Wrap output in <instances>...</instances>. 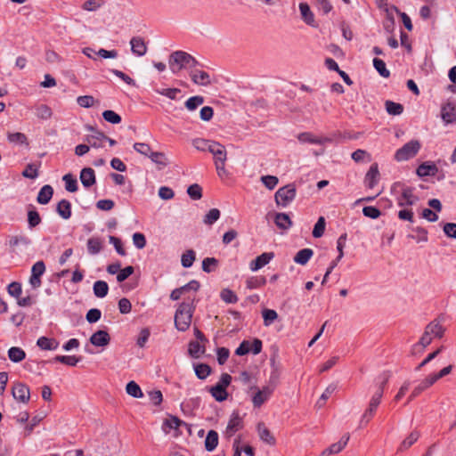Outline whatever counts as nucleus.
Listing matches in <instances>:
<instances>
[{"label": "nucleus", "mask_w": 456, "mask_h": 456, "mask_svg": "<svg viewBox=\"0 0 456 456\" xmlns=\"http://www.w3.org/2000/svg\"><path fill=\"white\" fill-rule=\"evenodd\" d=\"M218 444V434L215 430H209L205 439V448L208 452L214 451Z\"/></svg>", "instance_id": "2f4dec72"}, {"label": "nucleus", "mask_w": 456, "mask_h": 456, "mask_svg": "<svg viewBox=\"0 0 456 456\" xmlns=\"http://www.w3.org/2000/svg\"><path fill=\"white\" fill-rule=\"evenodd\" d=\"M187 193L191 200H199L202 198V188L198 183H193L188 187Z\"/></svg>", "instance_id": "5fc2aeb1"}, {"label": "nucleus", "mask_w": 456, "mask_h": 456, "mask_svg": "<svg viewBox=\"0 0 456 456\" xmlns=\"http://www.w3.org/2000/svg\"><path fill=\"white\" fill-rule=\"evenodd\" d=\"M110 341V335L104 330H98L90 338V342L95 346H107Z\"/></svg>", "instance_id": "412c9836"}, {"label": "nucleus", "mask_w": 456, "mask_h": 456, "mask_svg": "<svg viewBox=\"0 0 456 456\" xmlns=\"http://www.w3.org/2000/svg\"><path fill=\"white\" fill-rule=\"evenodd\" d=\"M53 360L68 366H76L80 361V359L75 355H57Z\"/></svg>", "instance_id": "8fccbe9b"}, {"label": "nucleus", "mask_w": 456, "mask_h": 456, "mask_svg": "<svg viewBox=\"0 0 456 456\" xmlns=\"http://www.w3.org/2000/svg\"><path fill=\"white\" fill-rule=\"evenodd\" d=\"M336 390V386L335 385H330L327 387V388L325 389V391L322 393V395H321L319 401L317 402V404L319 407H322L326 400L332 395V393Z\"/></svg>", "instance_id": "338daca9"}, {"label": "nucleus", "mask_w": 456, "mask_h": 456, "mask_svg": "<svg viewBox=\"0 0 456 456\" xmlns=\"http://www.w3.org/2000/svg\"><path fill=\"white\" fill-rule=\"evenodd\" d=\"M243 419L240 415L239 411H232L230 419L228 421L227 427L224 432V436L226 439H230L232 437L236 432L240 431L243 428Z\"/></svg>", "instance_id": "6e6552de"}, {"label": "nucleus", "mask_w": 456, "mask_h": 456, "mask_svg": "<svg viewBox=\"0 0 456 456\" xmlns=\"http://www.w3.org/2000/svg\"><path fill=\"white\" fill-rule=\"evenodd\" d=\"M126 390L129 395L134 398H141L143 395L141 387L134 381L128 382Z\"/></svg>", "instance_id": "49530a36"}, {"label": "nucleus", "mask_w": 456, "mask_h": 456, "mask_svg": "<svg viewBox=\"0 0 456 456\" xmlns=\"http://www.w3.org/2000/svg\"><path fill=\"white\" fill-rule=\"evenodd\" d=\"M444 332L445 329L440 323V322L435 320L429 322L425 327V330L419 342L412 346L411 354H415L418 352H423V350L432 343L434 338H443Z\"/></svg>", "instance_id": "f03ea898"}, {"label": "nucleus", "mask_w": 456, "mask_h": 456, "mask_svg": "<svg viewBox=\"0 0 456 456\" xmlns=\"http://www.w3.org/2000/svg\"><path fill=\"white\" fill-rule=\"evenodd\" d=\"M214 158V164L227 160V151L225 147L218 142H214L208 151Z\"/></svg>", "instance_id": "ddd939ff"}, {"label": "nucleus", "mask_w": 456, "mask_h": 456, "mask_svg": "<svg viewBox=\"0 0 456 456\" xmlns=\"http://www.w3.org/2000/svg\"><path fill=\"white\" fill-rule=\"evenodd\" d=\"M35 115L43 120H47L52 118L53 111L51 108L46 104H37L34 107Z\"/></svg>", "instance_id": "cd10ccee"}, {"label": "nucleus", "mask_w": 456, "mask_h": 456, "mask_svg": "<svg viewBox=\"0 0 456 456\" xmlns=\"http://www.w3.org/2000/svg\"><path fill=\"white\" fill-rule=\"evenodd\" d=\"M204 97L200 95H196L190 97L184 103L185 108L190 110H195L200 105L203 104Z\"/></svg>", "instance_id": "a18cd8bd"}, {"label": "nucleus", "mask_w": 456, "mask_h": 456, "mask_svg": "<svg viewBox=\"0 0 456 456\" xmlns=\"http://www.w3.org/2000/svg\"><path fill=\"white\" fill-rule=\"evenodd\" d=\"M297 139L300 142H308L312 144H324L330 140L327 137L316 136L309 132L300 133L297 135Z\"/></svg>", "instance_id": "f3484780"}, {"label": "nucleus", "mask_w": 456, "mask_h": 456, "mask_svg": "<svg viewBox=\"0 0 456 456\" xmlns=\"http://www.w3.org/2000/svg\"><path fill=\"white\" fill-rule=\"evenodd\" d=\"M12 394L14 399L23 403H27L30 398L29 388L22 383L15 384L12 387Z\"/></svg>", "instance_id": "f8f14e48"}, {"label": "nucleus", "mask_w": 456, "mask_h": 456, "mask_svg": "<svg viewBox=\"0 0 456 456\" xmlns=\"http://www.w3.org/2000/svg\"><path fill=\"white\" fill-rule=\"evenodd\" d=\"M257 433L259 438L265 444L269 445H274L276 444V439L273 435L271 433L269 428L265 425L264 422H259L256 426Z\"/></svg>", "instance_id": "dca6fc26"}, {"label": "nucleus", "mask_w": 456, "mask_h": 456, "mask_svg": "<svg viewBox=\"0 0 456 456\" xmlns=\"http://www.w3.org/2000/svg\"><path fill=\"white\" fill-rule=\"evenodd\" d=\"M88 129L92 132L88 135V142L93 147H104L105 142H108L110 146L114 145V140L106 136L102 132L95 130L92 126H89Z\"/></svg>", "instance_id": "9d476101"}, {"label": "nucleus", "mask_w": 456, "mask_h": 456, "mask_svg": "<svg viewBox=\"0 0 456 456\" xmlns=\"http://www.w3.org/2000/svg\"><path fill=\"white\" fill-rule=\"evenodd\" d=\"M231 381V375L228 373H223L219 382L209 388V393L217 402H223L227 399L228 393L226 391V387L230 385Z\"/></svg>", "instance_id": "423d86ee"}, {"label": "nucleus", "mask_w": 456, "mask_h": 456, "mask_svg": "<svg viewBox=\"0 0 456 456\" xmlns=\"http://www.w3.org/2000/svg\"><path fill=\"white\" fill-rule=\"evenodd\" d=\"M220 296L223 301L228 304H234L238 301V297L236 296V294L229 289H224L221 291Z\"/></svg>", "instance_id": "13d9d810"}, {"label": "nucleus", "mask_w": 456, "mask_h": 456, "mask_svg": "<svg viewBox=\"0 0 456 456\" xmlns=\"http://www.w3.org/2000/svg\"><path fill=\"white\" fill-rule=\"evenodd\" d=\"M220 211L217 208H211L204 216L203 222L205 224L211 225L216 222L220 217Z\"/></svg>", "instance_id": "3c124183"}, {"label": "nucleus", "mask_w": 456, "mask_h": 456, "mask_svg": "<svg viewBox=\"0 0 456 456\" xmlns=\"http://www.w3.org/2000/svg\"><path fill=\"white\" fill-rule=\"evenodd\" d=\"M195 374L200 379H205L211 372V368L206 363H199L194 366Z\"/></svg>", "instance_id": "de8ad7c7"}, {"label": "nucleus", "mask_w": 456, "mask_h": 456, "mask_svg": "<svg viewBox=\"0 0 456 456\" xmlns=\"http://www.w3.org/2000/svg\"><path fill=\"white\" fill-rule=\"evenodd\" d=\"M297 190L293 183H289L280 188L274 195L275 202L283 208L289 205L296 198Z\"/></svg>", "instance_id": "39448f33"}, {"label": "nucleus", "mask_w": 456, "mask_h": 456, "mask_svg": "<svg viewBox=\"0 0 456 456\" xmlns=\"http://www.w3.org/2000/svg\"><path fill=\"white\" fill-rule=\"evenodd\" d=\"M63 182L65 183V189L69 192H75L77 191V181L74 175L71 174H66L62 177Z\"/></svg>", "instance_id": "ea45409f"}, {"label": "nucleus", "mask_w": 456, "mask_h": 456, "mask_svg": "<svg viewBox=\"0 0 456 456\" xmlns=\"http://www.w3.org/2000/svg\"><path fill=\"white\" fill-rule=\"evenodd\" d=\"M8 141L12 143L28 144L27 136L20 132L9 133L7 135Z\"/></svg>", "instance_id": "4d7b16f0"}, {"label": "nucleus", "mask_w": 456, "mask_h": 456, "mask_svg": "<svg viewBox=\"0 0 456 456\" xmlns=\"http://www.w3.org/2000/svg\"><path fill=\"white\" fill-rule=\"evenodd\" d=\"M265 283H266V279L264 276L250 277L246 281L247 288L249 289L261 288V287L265 286Z\"/></svg>", "instance_id": "a19ab883"}, {"label": "nucleus", "mask_w": 456, "mask_h": 456, "mask_svg": "<svg viewBox=\"0 0 456 456\" xmlns=\"http://www.w3.org/2000/svg\"><path fill=\"white\" fill-rule=\"evenodd\" d=\"M130 45L132 53L137 56H143L147 53V45L140 37H132Z\"/></svg>", "instance_id": "a211bd4d"}, {"label": "nucleus", "mask_w": 456, "mask_h": 456, "mask_svg": "<svg viewBox=\"0 0 456 456\" xmlns=\"http://www.w3.org/2000/svg\"><path fill=\"white\" fill-rule=\"evenodd\" d=\"M28 223L29 228H34L41 223V217L37 211L29 210L28 212Z\"/></svg>", "instance_id": "052dcab7"}, {"label": "nucleus", "mask_w": 456, "mask_h": 456, "mask_svg": "<svg viewBox=\"0 0 456 456\" xmlns=\"http://www.w3.org/2000/svg\"><path fill=\"white\" fill-rule=\"evenodd\" d=\"M215 141L207 140L202 138H197L192 141V145L198 150L201 151H209L212 144H214Z\"/></svg>", "instance_id": "c03bdc74"}, {"label": "nucleus", "mask_w": 456, "mask_h": 456, "mask_svg": "<svg viewBox=\"0 0 456 456\" xmlns=\"http://www.w3.org/2000/svg\"><path fill=\"white\" fill-rule=\"evenodd\" d=\"M419 437L418 431H412L400 444L398 452H403L409 449Z\"/></svg>", "instance_id": "473e14b6"}, {"label": "nucleus", "mask_w": 456, "mask_h": 456, "mask_svg": "<svg viewBox=\"0 0 456 456\" xmlns=\"http://www.w3.org/2000/svg\"><path fill=\"white\" fill-rule=\"evenodd\" d=\"M441 118L445 124L456 122L455 106L452 102H446L442 106Z\"/></svg>", "instance_id": "2eb2a0df"}, {"label": "nucleus", "mask_w": 456, "mask_h": 456, "mask_svg": "<svg viewBox=\"0 0 456 456\" xmlns=\"http://www.w3.org/2000/svg\"><path fill=\"white\" fill-rule=\"evenodd\" d=\"M275 224L281 229H288L292 225V222L289 215L285 213H278L274 219Z\"/></svg>", "instance_id": "72a5a7b5"}, {"label": "nucleus", "mask_w": 456, "mask_h": 456, "mask_svg": "<svg viewBox=\"0 0 456 456\" xmlns=\"http://www.w3.org/2000/svg\"><path fill=\"white\" fill-rule=\"evenodd\" d=\"M314 251L311 248H303L299 250L294 256V261L301 265H305L313 256Z\"/></svg>", "instance_id": "c85d7f7f"}, {"label": "nucleus", "mask_w": 456, "mask_h": 456, "mask_svg": "<svg viewBox=\"0 0 456 456\" xmlns=\"http://www.w3.org/2000/svg\"><path fill=\"white\" fill-rule=\"evenodd\" d=\"M156 93L167 96L171 100H175L177 94L181 93V90L178 88H164V89H156Z\"/></svg>", "instance_id": "680f3d73"}, {"label": "nucleus", "mask_w": 456, "mask_h": 456, "mask_svg": "<svg viewBox=\"0 0 456 456\" xmlns=\"http://www.w3.org/2000/svg\"><path fill=\"white\" fill-rule=\"evenodd\" d=\"M53 194V187L48 184L44 185L37 194V200L39 204L45 205L51 200Z\"/></svg>", "instance_id": "b1692460"}, {"label": "nucleus", "mask_w": 456, "mask_h": 456, "mask_svg": "<svg viewBox=\"0 0 456 456\" xmlns=\"http://www.w3.org/2000/svg\"><path fill=\"white\" fill-rule=\"evenodd\" d=\"M362 213L365 216L371 219H377L380 216L381 212L379 208L372 206H367L362 208Z\"/></svg>", "instance_id": "e2e57ef3"}, {"label": "nucleus", "mask_w": 456, "mask_h": 456, "mask_svg": "<svg viewBox=\"0 0 456 456\" xmlns=\"http://www.w3.org/2000/svg\"><path fill=\"white\" fill-rule=\"evenodd\" d=\"M250 389L256 390L252 396L253 406L255 408H260L271 397L274 391V386H265L262 389L252 387Z\"/></svg>", "instance_id": "1a4fd4ad"}, {"label": "nucleus", "mask_w": 456, "mask_h": 456, "mask_svg": "<svg viewBox=\"0 0 456 456\" xmlns=\"http://www.w3.org/2000/svg\"><path fill=\"white\" fill-rule=\"evenodd\" d=\"M385 106L387 113L393 116L401 115L403 111V106L398 102L387 101L385 102Z\"/></svg>", "instance_id": "58836bf2"}, {"label": "nucleus", "mask_w": 456, "mask_h": 456, "mask_svg": "<svg viewBox=\"0 0 456 456\" xmlns=\"http://www.w3.org/2000/svg\"><path fill=\"white\" fill-rule=\"evenodd\" d=\"M56 211L58 213V215L67 220L69 218H70L71 216V204L69 200H61L58 204H57V207H56Z\"/></svg>", "instance_id": "393cba45"}, {"label": "nucleus", "mask_w": 456, "mask_h": 456, "mask_svg": "<svg viewBox=\"0 0 456 456\" xmlns=\"http://www.w3.org/2000/svg\"><path fill=\"white\" fill-rule=\"evenodd\" d=\"M299 10L304 21L308 25L314 26V16L309 5L306 3H301L299 4Z\"/></svg>", "instance_id": "c756f323"}, {"label": "nucleus", "mask_w": 456, "mask_h": 456, "mask_svg": "<svg viewBox=\"0 0 456 456\" xmlns=\"http://www.w3.org/2000/svg\"><path fill=\"white\" fill-rule=\"evenodd\" d=\"M325 218L323 216H320L314 224V230H313V236L314 238H321L325 231Z\"/></svg>", "instance_id": "864d4df0"}, {"label": "nucleus", "mask_w": 456, "mask_h": 456, "mask_svg": "<svg viewBox=\"0 0 456 456\" xmlns=\"http://www.w3.org/2000/svg\"><path fill=\"white\" fill-rule=\"evenodd\" d=\"M200 341H191L189 343L188 352L193 358H200L206 351L205 346Z\"/></svg>", "instance_id": "7c9ffc66"}, {"label": "nucleus", "mask_w": 456, "mask_h": 456, "mask_svg": "<svg viewBox=\"0 0 456 456\" xmlns=\"http://www.w3.org/2000/svg\"><path fill=\"white\" fill-rule=\"evenodd\" d=\"M420 147L419 141L411 140L395 151V159L398 162L409 160L418 154Z\"/></svg>", "instance_id": "20e7f679"}, {"label": "nucleus", "mask_w": 456, "mask_h": 456, "mask_svg": "<svg viewBox=\"0 0 456 456\" xmlns=\"http://www.w3.org/2000/svg\"><path fill=\"white\" fill-rule=\"evenodd\" d=\"M262 315L265 326H270L278 318V314L273 309H265Z\"/></svg>", "instance_id": "6e6d98bb"}, {"label": "nucleus", "mask_w": 456, "mask_h": 456, "mask_svg": "<svg viewBox=\"0 0 456 456\" xmlns=\"http://www.w3.org/2000/svg\"><path fill=\"white\" fill-rule=\"evenodd\" d=\"M190 53L183 51H175L169 56V67L173 73H178L183 69H187Z\"/></svg>", "instance_id": "0eeeda50"}, {"label": "nucleus", "mask_w": 456, "mask_h": 456, "mask_svg": "<svg viewBox=\"0 0 456 456\" xmlns=\"http://www.w3.org/2000/svg\"><path fill=\"white\" fill-rule=\"evenodd\" d=\"M382 396H383V387H379V389L371 396V399H370V404L368 407L370 409V413L376 411L378 406L379 405V403L381 402Z\"/></svg>", "instance_id": "c9c22d12"}, {"label": "nucleus", "mask_w": 456, "mask_h": 456, "mask_svg": "<svg viewBox=\"0 0 456 456\" xmlns=\"http://www.w3.org/2000/svg\"><path fill=\"white\" fill-rule=\"evenodd\" d=\"M149 158L158 166L159 169H162L169 164V160L164 152L153 151Z\"/></svg>", "instance_id": "bb28decb"}, {"label": "nucleus", "mask_w": 456, "mask_h": 456, "mask_svg": "<svg viewBox=\"0 0 456 456\" xmlns=\"http://www.w3.org/2000/svg\"><path fill=\"white\" fill-rule=\"evenodd\" d=\"M22 175L26 178L36 179L38 176V167L35 164L27 165L22 172Z\"/></svg>", "instance_id": "bf43d9fd"}, {"label": "nucleus", "mask_w": 456, "mask_h": 456, "mask_svg": "<svg viewBox=\"0 0 456 456\" xmlns=\"http://www.w3.org/2000/svg\"><path fill=\"white\" fill-rule=\"evenodd\" d=\"M189 75L195 85L208 86L212 83L209 74L202 69H191L190 70Z\"/></svg>", "instance_id": "9b49d317"}, {"label": "nucleus", "mask_w": 456, "mask_h": 456, "mask_svg": "<svg viewBox=\"0 0 456 456\" xmlns=\"http://www.w3.org/2000/svg\"><path fill=\"white\" fill-rule=\"evenodd\" d=\"M444 232L449 238L456 239V224L447 223L444 226Z\"/></svg>", "instance_id": "774afa93"}, {"label": "nucleus", "mask_w": 456, "mask_h": 456, "mask_svg": "<svg viewBox=\"0 0 456 456\" xmlns=\"http://www.w3.org/2000/svg\"><path fill=\"white\" fill-rule=\"evenodd\" d=\"M134 149L142 154L144 156L150 157V155L153 152L151 149V146L144 142H136L134 144Z\"/></svg>", "instance_id": "69168bd1"}, {"label": "nucleus", "mask_w": 456, "mask_h": 456, "mask_svg": "<svg viewBox=\"0 0 456 456\" xmlns=\"http://www.w3.org/2000/svg\"><path fill=\"white\" fill-rule=\"evenodd\" d=\"M373 66L381 77L387 78L390 76V71L387 69L386 63L381 59L375 58L373 60Z\"/></svg>", "instance_id": "09e8293b"}, {"label": "nucleus", "mask_w": 456, "mask_h": 456, "mask_svg": "<svg viewBox=\"0 0 456 456\" xmlns=\"http://www.w3.org/2000/svg\"><path fill=\"white\" fill-rule=\"evenodd\" d=\"M28 244H30V240L24 234L12 236L9 240V246L12 248L27 246Z\"/></svg>", "instance_id": "4c0bfd02"}, {"label": "nucleus", "mask_w": 456, "mask_h": 456, "mask_svg": "<svg viewBox=\"0 0 456 456\" xmlns=\"http://www.w3.org/2000/svg\"><path fill=\"white\" fill-rule=\"evenodd\" d=\"M401 191L396 196L397 206L402 208L398 212V218L402 221L414 222V213L409 207L415 205L419 201V197L415 194V188L404 184L400 185Z\"/></svg>", "instance_id": "f257e3e1"}, {"label": "nucleus", "mask_w": 456, "mask_h": 456, "mask_svg": "<svg viewBox=\"0 0 456 456\" xmlns=\"http://www.w3.org/2000/svg\"><path fill=\"white\" fill-rule=\"evenodd\" d=\"M37 345L42 350H56L59 346V342L54 338L40 337L37 341Z\"/></svg>", "instance_id": "a878e982"}, {"label": "nucleus", "mask_w": 456, "mask_h": 456, "mask_svg": "<svg viewBox=\"0 0 456 456\" xmlns=\"http://www.w3.org/2000/svg\"><path fill=\"white\" fill-rule=\"evenodd\" d=\"M195 260V252L192 249L186 250L181 258L182 265L185 268H189L193 265Z\"/></svg>", "instance_id": "603ef678"}, {"label": "nucleus", "mask_w": 456, "mask_h": 456, "mask_svg": "<svg viewBox=\"0 0 456 456\" xmlns=\"http://www.w3.org/2000/svg\"><path fill=\"white\" fill-rule=\"evenodd\" d=\"M379 180V167H378L377 163H374L370 167V169L368 170V172L365 175V183H366V185L370 189H372L377 185Z\"/></svg>", "instance_id": "6ab92c4d"}, {"label": "nucleus", "mask_w": 456, "mask_h": 456, "mask_svg": "<svg viewBox=\"0 0 456 456\" xmlns=\"http://www.w3.org/2000/svg\"><path fill=\"white\" fill-rule=\"evenodd\" d=\"M273 257L274 254L273 252H265L250 262L249 268L256 272L269 264Z\"/></svg>", "instance_id": "4468645a"}, {"label": "nucleus", "mask_w": 456, "mask_h": 456, "mask_svg": "<svg viewBox=\"0 0 456 456\" xmlns=\"http://www.w3.org/2000/svg\"><path fill=\"white\" fill-rule=\"evenodd\" d=\"M194 310L193 300L183 302L178 305L175 314V326L178 330L185 331L189 329Z\"/></svg>", "instance_id": "7ed1b4c3"}, {"label": "nucleus", "mask_w": 456, "mask_h": 456, "mask_svg": "<svg viewBox=\"0 0 456 456\" xmlns=\"http://www.w3.org/2000/svg\"><path fill=\"white\" fill-rule=\"evenodd\" d=\"M25 352L20 347L13 346L8 350V357L13 362H21L25 359Z\"/></svg>", "instance_id": "e433bc0d"}, {"label": "nucleus", "mask_w": 456, "mask_h": 456, "mask_svg": "<svg viewBox=\"0 0 456 456\" xmlns=\"http://www.w3.org/2000/svg\"><path fill=\"white\" fill-rule=\"evenodd\" d=\"M102 241L99 238H90L87 240V250L90 254L95 255L101 251Z\"/></svg>", "instance_id": "37998d69"}, {"label": "nucleus", "mask_w": 456, "mask_h": 456, "mask_svg": "<svg viewBox=\"0 0 456 456\" xmlns=\"http://www.w3.org/2000/svg\"><path fill=\"white\" fill-rule=\"evenodd\" d=\"M118 270L117 275H116V280L119 282L125 281L126 279H127L134 271V267L129 265V266H126L125 268H121L120 267V264H117L116 263V272Z\"/></svg>", "instance_id": "f704fd0d"}, {"label": "nucleus", "mask_w": 456, "mask_h": 456, "mask_svg": "<svg viewBox=\"0 0 456 456\" xmlns=\"http://www.w3.org/2000/svg\"><path fill=\"white\" fill-rule=\"evenodd\" d=\"M79 179L84 187L89 188L95 183L94 170L91 167H85L81 170Z\"/></svg>", "instance_id": "aec40b11"}, {"label": "nucleus", "mask_w": 456, "mask_h": 456, "mask_svg": "<svg viewBox=\"0 0 456 456\" xmlns=\"http://www.w3.org/2000/svg\"><path fill=\"white\" fill-rule=\"evenodd\" d=\"M261 181L267 189L273 190L278 184L279 179L274 175H264Z\"/></svg>", "instance_id": "0e129e2a"}, {"label": "nucleus", "mask_w": 456, "mask_h": 456, "mask_svg": "<svg viewBox=\"0 0 456 456\" xmlns=\"http://www.w3.org/2000/svg\"><path fill=\"white\" fill-rule=\"evenodd\" d=\"M349 437L350 436L348 434L345 435L341 438L340 441H338V443L332 444L329 448L324 450L322 452V455L325 456V455H330V454H335V453L340 452L347 444V443L349 441Z\"/></svg>", "instance_id": "4be33fe9"}, {"label": "nucleus", "mask_w": 456, "mask_h": 456, "mask_svg": "<svg viewBox=\"0 0 456 456\" xmlns=\"http://www.w3.org/2000/svg\"><path fill=\"white\" fill-rule=\"evenodd\" d=\"M438 172L437 167L429 162H424L419 165L416 170V173L419 176H428V175H436Z\"/></svg>", "instance_id": "5701e85b"}, {"label": "nucleus", "mask_w": 456, "mask_h": 456, "mask_svg": "<svg viewBox=\"0 0 456 456\" xmlns=\"http://www.w3.org/2000/svg\"><path fill=\"white\" fill-rule=\"evenodd\" d=\"M109 286L103 281H97L94 284V293L97 297H104L108 294Z\"/></svg>", "instance_id": "79ce46f5"}]
</instances>
